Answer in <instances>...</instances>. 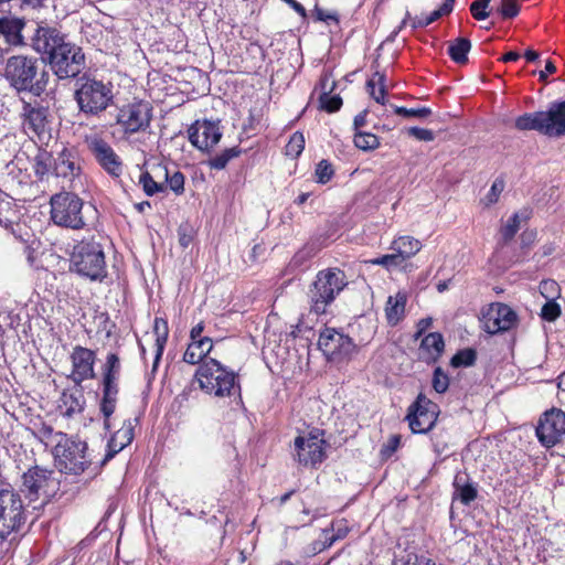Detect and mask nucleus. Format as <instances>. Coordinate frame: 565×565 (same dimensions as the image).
<instances>
[{"instance_id": "nucleus-1", "label": "nucleus", "mask_w": 565, "mask_h": 565, "mask_svg": "<svg viewBox=\"0 0 565 565\" xmlns=\"http://www.w3.org/2000/svg\"><path fill=\"white\" fill-rule=\"evenodd\" d=\"M348 285V276L342 269L329 267L319 270L315 279L308 286L306 294L309 313L315 316L327 315L328 308L335 301Z\"/></svg>"}, {"instance_id": "nucleus-2", "label": "nucleus", "mask_w": 565, "mask_h": 565, "mask_svg": "<svg viewBox=\"0 0 565 565\" xmlns=\"http://www.w3.org/2000/svg\"><path fill=\"white\" fill-rule=\"evenodd\" d=\"M78 71L73 70V78H76L74 98L78 105L79 113L75 116L73 125L82 126V115L94 117L104 111L113 102V90L109 85L86 75L77 76Z\"/></svg>"}, {"instance_id": "nucleus-3", "label": "nucleus", "mask_w": 565, "mask_h": 565, "mask_svg": "<svg viewBox=\"0 0 565 565\" xmlns=\"http://www.w3.org/2000/svg\"><path fill=\"white\" fill-rule=\"evenodd\" d=\"M33 46L49 55L53 73L58 79L70 78L71 43L56 29L38 26L33 35Z\"/></svg>"}, {"instance_id": "nucleus-4", "label": "nucleus", "mask_w": 565, "mask_h": 565, "mask_svg": "<svg viewBox=\"0 0 565 565\" xmlns=\"http://www.w3.org/2000/svg\"><path fill=\"white\" fill-rule=\"evenodd\" d=\"M194 376L200 388L209 395L230 397L241 392L236 373L215 359L204 360Z\"/></svg>"}, {"instance_id": "nucleus-5", "label": "nucleus", "mask_w": 565, "mask_h": 565, "mask_svg": "<svg viewBox=\"0 0 565 565\" xmlns=\"http://www.w3.org/2000/svg\"><path fill=\"white\" fill-rule=\"evenodd\" d=\"M6 77L17 90H28L40 96L46 87V73L39 75L38 60L23 55L7 61Z\"/></svg>"}, {"instance_id": "nucleus-6", "label": "nucleus", "mask_w": 565, "mask_h": 565, "mask_svg": "<svg viewBox=\"0 0 565 565\" xmlns=\"http://www.w3.org/2000/svg\"><path fill=\"white\" fill-rule=\"evenodd\" d=\"M73 268L90 280H103L106 277L105 254L94 235L83 237L73 246Z\"/></svg>"}, {"instance_id": "nucleus-7", "label": "nucleus", "mask_w": 565, "mask_h": 565, "mask_svg": "<svg viewBox=\"0 0 565 565\" xmlns=\"http://www.w3.org/2000/svg\"><path fill=\"white\" fill-rule=\"evenodd\" d=\"M61 481L54 472L39 466L29 468L22 475L20 491L29 502H49L60 491Z\"/></svg>"}, {"instance_id": "nucleus-8", "label": "nucleus", "mask_w": 565, "mask_h": 565, "mask_svg": "<svg viewBox=\"0 0 565 565\" xmlns=\"http://www.w3.org/2000/svg\"><path fill=\"white\" fill-rule=\"evenodd\" d=\"M26 520L20 494L13 490H0V543L18 534Z\"/></svg>"}, {"instance_id": "nucleus-9", "label": "nucleus", "mask_w": 565, "mask_h": 565, "mask_svg": "<svg viewBox=\"0 0 565 565\" xmlns=\"http://www.w3.org/2000/svg\"><path fill=\"white\" fill-rule=\"evenodd\" d=\"M295 459L305 467L316 468L326 459L327 443L323 439V430L313 428L305 436L295 438Z\"/></svg>"}, {"instance_id": "nucleus-10", "label": "nucleus", "mask_w": 565, "mask_h": 565, "mask_svg": "<svg viewBox=\"0 0 565 565\" xmlns=\"http://www.w3.org/2000/svg\"><path fill=\"white\" fill-rule=\"evenodd\" d=\"M439 413V406L419 393L407 409L406 420L412 433L426 434L434 428Z\"/></svg>"}, {"instance_id": "nucleus-11", "label": "nucleus", "mask_w": 565, "mask_h": 565, "mask_svg": "<svg viewBox=\"0 0 565 565\" xmlns=\"http://www.w3.org/2000/svg\"><path fill=\"white\" fill-rule=\"evenodd\" d=\"M318 345L327 359L332 362L350 360L358 352L353 340L333 328H326L320 333Z\"/></svg>"}, {"instance_id": "nucleus-12", "label": "nucleus", "mask_w": 565, "mask_h": 565, "mask_svg": "<svg viewBox=\"0 0 565 565\" xmlns=\"http://www.w3.org/2000/svg\"><path fill=\"white\" fill-rule=\"evenodd\" d=\"M152 119V107L148 102L138 100L119 108L116 122L125 134L145 131Z\"/></svg>"}, {"instance_id": "nucleus-13", "label": "nucleus", "mask_w": 565, "mask_h": 565, "mask_svg": "<svg viewBox=\"0 0 565 565\" xmlns=\"http://www.w3.org/2000/svg\"><path fill=\"white\" fill-rule=\"evenodd\" d=\"M535 431L539 441L546 448L561 443L565 436V412L555 407L544 412Z\"/></svg>"}, {"instance_id": "nucleus-14", "label": "nucleus", "mask_w": 565, "mask_h": 565, "mask_svg": "<svg viewBox=\"0 0 565 565\" xmlns=\"http://www.w3.org/2000/svg\"><path fill=\"white\" fill-rule=\"evenodd\" d=\"M223 136L221 120H195L188 129L189 141L200 151L210 152Z\"/></svg>"}, {"instance_id": "nucleus-15", "label": "nucleus", "mask_w": 565, "mask_h": 565, "mask_svg": "<svg viewBox=\"0 0 565 565\" xmlns=\"http://www.w3.org/2000/svg\"><path fill=\"white\" fill-rule=\"evenodd\" d=\"M518 321L514 310L505 303H491L483 312V329L489 334L505 332L511 330Z\"/></svg>"}, {"instance_id": "nucleus-16", "label": "nucleus", "mask_w": 565, "mask_h": 565, "mask_svg": "<svg viewBox=\"0 0 565 565\" xmlns=\"http://www.w3.org/2000/svg\"><path fill=\"white\" fill-rule=\"evenodd\" d=\"M23 128L26 134H32L40 141L50 138L47 110L44 107H34L25 103L22 108Z\"/></svg>"}, {"instance_id": "nucleus-17", "label": "nucleus", "mask_w": 565, "mask_h": 565, "mask_svg": "<svg viewBox=\"0 0 565 565\" xmlns=\"http://www.w3.org/2000/svg\"><path fill=\"white\" fill-rule=\"evenodd\" d=\"M544 136L561 138L565 136V99L553 102L541 111Z\"/></svg>"}, {"instance_id": "nucleus-18", "label": "nucleus", "mask_w": 565, "mask_h": 565, "mask_svg": "<svg viewBox=\"0 0 565 565\" xmlns=\"http://www.w3.org/2000/svg\"><path fill=\"white\" fill-rule=\"evenodd\" d=\"M89 150L95 156L98 163L110 174L119 175L121 162L113 148L102 138L86 139Z\"/></svg>"}, {"instance_id": "nucleus-19", "label": "nucleus", "mask_w": 565, "mask_h": 565, "mask_svg": "<svg viewBox=\"0 0 565 565\" xmlns=\"http://www.w3.org/2000/svg\"><path fill=\"white\" fill-rule=\"evenodd\" d=\"M95 353L86 348L76 347L73 350V382L79 384L85 379L94 376Z\"/></svg>"}, {"instance_id": "nucleus-20", "label": "nucleus", "mask_w": 565, "mask_h": 565, "mask_svg": "<svg viewBox=\"0 0 565 565\" xmlns=\"http://www.w3.org/2000/svg\"><path fill=\"white\" fill-rule=\"evenodd\" d=\"M134 439V425L132 420L128 419L124 423V426L117 430L108 440L107 444V452L104 459L100 462V467H103L106 462L115 457L119 451H121L126 446H128Z\"/></svg>"}, {"instance_id": "nucleus-21", "label": "nucleus", "mask_w": 565, "mask_h": 565, "mask_svg": "<svg viewBox=\"0 0 565 565\" xmlns=\"http://www.w3.org/2000/svg\"><path fill=\"white\" fill-rule=\"evenodd\" d=\"M51 218L54 224L63 227L71 226V199L66 192L51 198Z\"/></svg>"}, {"instance_id": "nucleus-22", "label": "nucleus", "mask_w": 565, "mask_h": 565, "mask_svg": "<svg viewBox=\"0 0 565 565\" xmlns=\"http://www.w3.org/2000/svg\"><path fill=\"white\" fill-rule=\"evenodd\" d=\"M88 446L86 441L73 440V475H79L88 471L89 479L95 478L99 473L100 467H93L92 461L87 458Z\"/></svg>"}, {"instance_id": "nucleus-23", "label": "nucleus", "mask_w": 565, "mask_h": 565, "mask_svg": "<svg viewBox=\"0 0 565 565\" xmlns=\"http://www.w3.org/2000/svg\"><path fill=\"white\" fill-rule=\"evenodd\" d=\"M445 349L444 338L439 332H431L424 337L419 347L420 359L427 363L436 362Z\"/></svg>"}, {"instance_id": "nucleus-24", "label": "nucleus", "mask_w": 565, "mask_h": 565, "mask_svg": "<svg viewBox=\"0 0 565 565\" xmlns=\"http://www.w3.org/2000/svg\"><path fill=\"white\" fill-rule=\"evenodd\" d=\"M96 217L97 210L92 203L73 195V230L93 224Z\"/></svg>"}, {"instance_id": "nucleus-25", "label": "nucleus", "mask_w": 565, "mask_h": 565, "mask_svg": "<svg viewBox=\"0 0 565 565\" xmlns=\"http://www.w3.org/2000/svg\"><path fill=\"white\" fill-rule=\"evenodd\" d=\"M213 349V341L210 337H205L204 339H200L196 341H191L188 345L184 354L183 361L189 364H198L211 352Z\"/></svg>"}, {"instance_id": "nucleus-26", "label": "nucleus", "mask_w": 565, "mask_h": 565, "mask_svg": "<svg viewBox=\"0 0 565 565\" xmlns=\"http://www.w3.org/2000/svg\"><path fill=\"white\" fill-rule=\"evenodd\" d=\"M407 296L405 292L398 291L395 296H390L386 301L385 316L388 324L396 326L405 313Z\"/></svg>"}, {"instance_id": "nucleus-27", "label": "nucleus", "mask_w": 565, "mask_h": 565, "mask_svg": "<svg viewBox=\"0 0 565 565\" xmlns=\"http://www.w3.org/2000/svg\"><path fill=\"white\" fill-rule=\"evenodd\" d=\"M24 23L21 19L14 17L0 18V34H2L9 44H20L22 42L21 31Z\"/></svg>"}, {"instance_id": "nucleus-28", "label": "nucleus", "mask_w": 565, "mask_h": 565, "mask_svg": "<svg viewBox=\"0 0 565 565\" xmlns=\"http://www.w3.org/2000/svg\"><path fill=\"white\" fill-rule=\"evenodd\" d=\"M454 488L455 494L466 505L470 504L478 495L475 483L469 481V477L466 473L459 472L455 476Z\"/></svg>"}, {"instance_id": "nucleus-29", "label": "nucleus", "mask_w": 565, "mask_h": 565, "mask_svg": "<svg viewBox=\"0 0 565 565\" xmlns=\"http://www.w3.org/2000/svg\"><path fill=\"white\" fill-rule=\"evenodd\" d=\"M391 249L405 262L422 249V243L412 236H401L392 242Z\"/></svg>"}, {"instance_id": "nucleus-30", "label": "nucleus", "mask_w": 565, "mask_h": 565, "mask_svg": "<svg viewBox=\"0 0 565 565\" xmlns=\"http://www.w3.org/2000/svg\"><path fill=\"white\" fill-rule=\"evenodd\" d=\"M153 333L156 335V355L153 360V370L157 369L162 356L164 347L169 337L168 321L163 318L157 317L153 322Z\"/></svg>"}, {"instance_id": "nucleus-31", "label": "nucleus", "mask_w": 565, "mask_h": 565, "mask_svg": "<svg viewBox=\"0 0 565 565\" xmlns=\"http://www.w3.org/2000/svg\"><path fill=\"white\" fill-rule=\"evenodd\" d=\"M386 76L382 72H374L372 77L366 82V89L370 96L379 104H385L386 95Z\"/></svg>"}, {"instance_id": "nucleus-32", "label": "nucleus", "mask_w": 565, "mask_h": 565, "mask_svg": "<svg viewBox=\"0 0 565 565\" xmlns=\"http://www.w3.org/2000/svg\"><path fill=\"white\" fill-rule=\"evenodd\" d=\"M471 49V42L467 38H457L449 42L448 55L457 64L468 62V53Z\"/></svg>"}, {"instance_id": "nucleus-33", "label": "nucleus", "mask_w": 565, "mask_h": 565, "mask_svg": "<svg viewBox=\"0 0 565 565\" xmlns=\"http://www.w3.org/2000/svg\"><path fill=\"white\" fill-rule=\"evenodd\" d=\"M156 177L164 179V183L169 186L177 195H181L184 192V175L180 171H174L172 174L169 173L166 167L159 166L156 171Z\"/></svg>"}, {"instance_id": "nucleus-34", "label": "nucleus", "mask_w": 565, "mask_h": 565, "mask_svg": "<svg viewBox=\"0 0 565 565\" xmlns=\"http://www.w3.org/2000/svg\"><path fill=\"white\" fill-rule=\"evenodd\" d=\"M514 127L520 130H535L544 135L541 111L525 113L519 116L514 121Z\"/></svg>"}, {"instance_id": "nucleus-35", "label": "nucleus", "mask_w": 565, "mask_h": 565, "mask_svg": "<svg viewBox=\"0 0 565 565\" xmlns=\"http://www.w3.org/2000/svg\"><path fill=\"white\" fill-rule=\"evenodd\" d=\"M53 456L56 468L60 472L67 473L68 463L71 461V448L68 446V438L64 436L53 449Z\"/></svg>"}, {"instance_id": "nucleus-36", "label": "nucleus", "mask_w": 565, "mask_h": 565, "mask_svg": "<svg viewBox=\"0 0 565 565\" xmlns=\"http://www.w3.org/2000/svg\"><path fill=\"white\" fill-rule=\"evenodd\" d=\"M242 153V149L238 146L224 149L222 152L216 153L215 156L211 157L206 164L212 170H223L226 168L227 163L239 157Z\"/></svg>"}, {"instance_id": "nucleus-37", "label": "nucleus", "mask_w": 565, "mask_h": 565, "mask_svg": "<svg viewBox=\"0 0 565 565\" xmlns=\"http://www.w3.org/2000/svg\"><path fill=\"white\" fill-rule=\"evenodd\" d=\"M139 183L148 196L164 192L167 189V184L163 181L154 180V177L149 171H145L140 174Z\"/></svg>"}, {"instance_id": "nucleus-38", "label": "nucleus", "mask_w": 565, "mask_h": 565, "mask_svg": "<svg viewBox=\"0 0 565 565\" xmlns=\"http://www.w3.org/2000/svg\"><path fill=\"white\" fill-rule=\"evenodd\" d=\"M354 145L363 151H369L376 149L380 146V140L374 134L356 131L354 134Z\"/></svg>"}, {"instance_id": "nucleus-39", "label": "nucleus", "mask_w": 565, "mask_h": 565, "mask_svg": "<svg viewBox=\"0 0 565 565\" xmlns=\"http://www.w3.org/2000/svg\"><path fill=\"white\" fill-rule=\"evenodd\" d=\"M477 360V352L475 349L468 348L459 350L450 360L452 367L471 366Z\"/></svg>"}, {"instance_id": "nucleus-40", "label": "nucleus", "mask_w": 565, "mask_h": 565, "mask_svg": "<svg viewBox=\"0 0 565 565\" xmlns=\"http://www.w3.org/2000/svg\"><path fill=\"white\" fill-rule=\"evenodd\" d=\"M305 148V137L301 132L296 131L290 137L288 143L285 147L286 154L291 158H298Z\"/></svg>"}, {"instance_id": "nucleus-41", "label": "nucleus", "mask_w": 565, "mask_h": 565, "mask_svg": "<svg viewBox=\"0 0 565 565\" xmlns=\"http://www.w3.org/2000/svg\"><path fill=\"white\" fill-rule=\"evenodd\" d=\"M116 394L103 393L100 411L105 417V428L109 429V417L114 414L116 407Z\"/></svg>"}, {"instance_id": "nucleus-42", "label": "nucleus", "mask_w": 565, "mask_h": 565, "mask_svg": "<svg viewBox=\"0 0 565 565\" xmlns=\"http://www.w3.org/2000/svg\"><path fill=\"white\" fill-rule=\"evenodd\" d=\"M51 156L46 151H39L34 157L33 169L36 175L43 177L51 168Z\"/></svg>"}, {"instance_id": "nucleus-43", "label": "nucleus", "mask_w": 565, "mask_h": 565, "mask_svg": "<svg viewBox=\"0 0 565 565\" xmlns=\"http://www.w3.org/2000/svg\"><path fill=\"white\" fill-rule=\"evenodd\" d=\"M369 263L372 265L383 266L386 269H390L393 267L401 266L404 263V260L397 255L396 252H394L392 254H386L381 257L370 259Z\"/></svg>"}, {"instance_id": "nucleus-44", "label": "nucleus", "mask_w": 565, "mask_h": 565, "mask_svg": "<svg viewBox=\"0 0 565 565\" xmlns=\"http://www.w3.org/2000/svg\"><path fill=\"white\" fill-rule=\"evenodd\" d=\"M520 228V218L519 214L514 213L507 222V224L501 228V235L504 243L510 242Z\"/></svg>"}, {"instance_id": "nucleus-45", "label": "nucleus", "mask_w": 565, "mask_h": 565, "mask_svg": "<svg viewBox=\"0 0 565 565\" xmlns=\"http://www.w3.org/2000/svg\"><path fill=\"white\" fill-rule=\"evenodd\" d=\"M315 174H316V180L318 183L326 184L332 179L334 171L332 169L331 163H329V161L321 160L317 164Z\"/></svg>"}, {"instance_id": "nucleus-46", "label": "nucleus", "mask_w": 565, "mask_h": 565, "mask_svg": "<svg viewBox=\"0 0 565 565\" xmlns=\"http://www.w3.org/2000/svg\"><path fill=\"white\" fill-rule=\"evenodd\" d=\"M321 108L328 113L338 111L342 106V98L339 95H330L329 93H323L320 96Z\"/></svg>"}, {"instance_id": "nucleus-47", "label": "nucleus", "mask_w": 565, "mask_h": 565, "mask_svg": "<svg viewBox=\"0 0 565 565\" xmlns=\"http://www.w3.org/2000/svg\"><path fill=\"white\" fill-rule=\"evenodd\" d=\"M433 388L441 394L445 393L449 387V377L448 375L443 371L441 367H436L433 374Z\"/></svg>"}, {"instance_id": "nucleus-48", "label": "nucleus", "mask_w": 565, "mask_h": 565, "mask_svg": "<svg viewBox=\"0 0 565 565\" xmlns=\"http://www.w3.org/2000/svg\"><path fill=\"white\" fill-rule=\"evenodd\" d=\"M394 113L403 117L426 118L431 114V110L428 107L406 108L403 106H395Z\"/></svg>"}, {"instance_id": "nucleus-49", "label": "nucleus", "mask_w": 565, "mask_h": 565, "mask_svg": "<svg viewBox=\"0 0 565 565\" xmlns=\"http://www.w3.org/2000/svg\"><path fill=\"white\" fill-rule=\"evenodd\" d=\"M498 12L503 19H513L520 12V4L516 0H501Z\"/></svg>"}, {"instance_id": "nucleus-50", "label": "nucleus", "mask_w": 565, "mask_h": 565, "mask_svg": "<svg viewBox=\"0 0 565 565\" xmlns=\"http://www.w3.org/2000/svg\"><path fill=\"white\" fill-rule=\"evenodd\" d=\"M561 316V307L554 300L546 301L541 309L543 320L553 322Z\"/></svg>"}, {"instance_id": "nucleus-51", "label": "nucleus", "mask_w": 565, "mask_h": 565, "mask_svg": "<svg viewBox=\"0 0 565 565\" xmlns=\"http://www.w3.org/2000/svg\"><path fill=\"white\" fill-rule=\"evenodd\" d=\"M491 0H475L470 4V12L472 17L478 20L482 21L489 17V12L487 11Z\"/></svg>"}, {"instance_id": "nucleus-52", "label": "nucleus", "mask_w": 565, "mask_h": 565, "mask_svg": "<svg viewBox=\"0 0 565 565\" xmlns=\"http://www.w3.org/2000/svg\"><path fill=\"white\" fill-rule=\"evenodd\" d=\"M455 0H444L439 9L434 10L429 15L425 17L426 25L437 21L443 15L449 14L454 9Z\"/></svg>"}, {"instance_id": "nucleus-53", "label": "nucleus", "mask_w": 565, "mask_h": 565, "mask_svg": "<svg viewBox=\"0 0 565 565\" xmlns=\"http://www.w3.org/2000/svg\"><path fill=\"white\" fill-rule=\"evenodd\" d=\"M503 190L504 181L502 179H495L486 196L488 204L495 203Z\"/></svg>"}, {"instance_id": "nucleus-54", "label": "nucleus", "mask_w": 565, "mask_h": 565, "mask_svg": "<svg viewBox=\"0 0 565 565\" xmlns=\"http://www.w3.org/2000/svg\"><path fill=\"white\" fill-rule=\"evenodd\" d=\"M407 132L419 141H433L435 139L434 132L426 128L411 127Z\"/></svg>"}, {"instance_id": "nucleus-55", "label": "nucleus", "mask_w": 565, "mask_h": 565, "mask_svg": "<svg viewBox=\"0 0 565 565\" xmlns=\"http://www.w3.org/2000/svg\"><path fill=\"white\" fill-rule=\"evenodd\" d=\"M399 444H401V437L398 435L391 436L390 439L387 440V443L385 445H383V447L381 449L382 456H384V457L392 456L397 450Z\"/></svg>"}, {"instance_id": "nucleus-56", "label": "nucleus", "mask_w": 565, "mask_h": 565, "mask_svg": "<svg viewBox=\"0 0 565 565\" xmlns=\"http://www.w3.org/2000/svg\"><path fill=\"white\" fill-rule=\"evenodd\" d=\"M179 243L186 248L193 241V233L190 226L181 225L178 230Z\"/></svg>"}, {"instance_id": "nucleus-57", "label": "nucleus", "mask_w": 565, "mask_h": 565, "mask_svg": "<svg viewBox=\"0 0 565 565\" xmlns=\"http://www.w3.org/2000/svg\"><path fill=\"white\" fill-rule=\"evenodd\" d=\"M313 14H315L316 20H318V21H323V22L334 21L335 23L339 22V17H338L337 12H334V11L326 12L323 9L319 8L318 6H316V8L313 10Z\"/></svg>"}, {"instance_id": "nucleus-58", "label": "nucleus", "mask_w": 565, "mask_h": 565, "mask_svg": "<svg viewBox=\"0 0 565 565\" xmlns=\"http://www.w3.org/2000/svg\"><path fill=\"white\" fill-rule=\"evenodd\" d=\"M106 373L105 374H114L115 376L118 374L119 372V369H120V362H119V358L117 354L115 353H110L108 354L107 356V361H106Z\"/></svg>"}, {"instance_id": "nucleus-59", "label": "nucleus", "mask_w": 565, "mask_h": 565, "mask_svg": "<svg viewBox=\"0 0 565 565\" xmlns=\"http://www.w3.org/2000/svg\"><path fill=\"white\" fill-rule=\"evenodd\" d=\"M104 388L103 393L116 394L118 393V387L116 384V376L114 374H105L104 375Z\"/></svg>"}, {"instance_id": "nucleus-60", "label": "nucleus", "mask_w": 565, "mask_h": 565, "mask_svg": "<svg viewBox=\"0 0 565 565\" xmlns=\"http://www.w3.org/2000/svg\"><path fill=\"white\" fill-rule=\"evenodd\" d=\"M311 257L310 253L306 249H301L295 254L290 264L295 267H301L306 264V262Z\"/></svg>"}, {"instance_id": "nucleus-61", "label": "nucleus", "mask_w": 565, "mask_h": 565, "mask_svg": "<svg viewBox=\"0 0 565 565\" xmlns=\"http://www.w3.org/2000/svg\"><path fill=\"white\" fill-rule=\"evenodd\" d=\"M556 72V66L553 61L547 60L545 63V68L539 73V78L542 82H545L547 78V74H554Z\"/></svg>"}, {"instance_id": "nucleus-62", "label": "nucleus", "mask_w": 565, "mask_h": 565, "mask_svg": "<svg viewBox=\"0 0 565 565\" xmlns=\"http://www.w3.org/2000/svg\"><path fill=\"white\" fill-rule=\"evenodd\" d=\"M203 331H204V323L203 322H199L190 331V339H191V341H196V340H200V339H204L205 337H202Z\"/></svg>"}, {"instance_id": "nucleus-63", "label": "nucleus", "mask_w": 565, "mask_h": 565, "mask_svg": "<svg viewBox=\"0 0 565 565\" xmlns=\"http://www.w3.org/2000/svg\"><path fill=\"white\" fill-rule=\"evenodd\" d=\"M366 115H367V111L364 110L354 117L353 125H354L355 132L360 131L359 129L366 124Z\"/></svg>"}, {"instance_id": "nucleus-64", "label": "nucleus", "mask_w": 565, "mask_h": 565, "mask_svg": "<svg viewBox=\"0 0 565 565\" xmlns=\"http://www.w3.org/2000/svg\"><path fill=\"white\" fill-rule=\"evenodd\" d=\"M405 565H436V563L426 556H416L415 562H407Z\"/></svg>"}]
</instances>
